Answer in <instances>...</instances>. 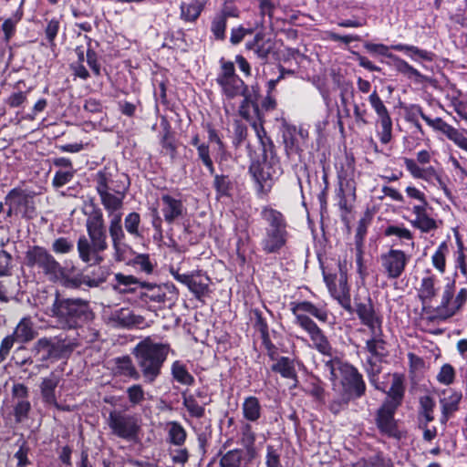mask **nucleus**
<instances>
[{
  "mask_svg": "<svg viewBox=\"0 0 467 467\" xmlns=\"http://www.w3.org/2000/svg\"><path fill=\"white\" fill-rule=\"evenodd\" d=\"M93 182L106 212L121 211L130 187L128 175L114 166H105L94 174Z\"/></svg>",
  "mask_w": 467,
  "mask_h": 467,
  "instance_id": "obj_1",
  "label": "nucleus"
},
{
  "mask_svg": "<svg viewBox=\"0 0 467 467\" xmlns=\"http://www.w3.org/2000/svg\"><path fill=\"white\" fill-rule=\"evenodd\" d=\"M291 311L295 316V323L304 329L309 336L313 347L325 356H332V347L323 331L308 317H316L317 320L326 322L327 320V311L323 306H317L309 301H301L293 303Z\"/></svg>",
  "mask_w": 467,
  "mask_h": 467,
  "instance_id": "obj_2",
  "label": "nucleus"
},
{
  "mask_svg": "<svg viewBox=\"0 0 467 467\" xmlns=\"http://www.w3.org/2000/svg\"><path fill=\"white\" fill-rule=\"evenodd\" d=\"M171 347L167 343L154 342L150 337L140 341L133 349L136 364L144 382L152 383L161 374Z\"/></svg>",
  "mask_w": 467,
  "mask_h": 467,
  "instance_id": "obj_3",
  "label": "nucleus"
},
{
  "mask_svg": "<svg viewBox=\"0 0 467 467\" xmlns=\"http://www.w3.org/2000/svg\"><path fill=\"white\" fill-rule=\"evenodd\" d=\"M55 317L58 325L64 329H72L81 327L90 319L92 312L87 300L81 298H65L57 290L52 305L47 312Z\"/></svg>",
  "mask_w": 467,
  "mask_h": 467,
  "instance_id": "obj_4",
  "label": "nucleus"
},
{
  "mask_svg": "<svg viewBox=\"0 0 467 467\" xmlns=\"http://www.w3.org/2000/svg\"><path fill=\"white\" fill-rule=\"evenodd\" d=\"M25 264L44 275L50 282H58L64 277V267L45 247L30 246L25 254Z\"/></svg>",
  "mask_w": 467,
  "mask_h": 467,
  "instance_id": "obj_5",
  "label": "nucleus"
},
{
  "mask_svg": "<svg viewBox=\"0 0 467 467\" xmlns=\"http://www.w3.org/2000/svg\"><path fill=\"white\" fill-rule=\"evenodd\" d=\"M370 332V338L366 341L365 349L369 353L365 362V370L369 381L376 389H380L378 382V376L382 370V361L388 356L386 341L383 338L382 327L373 329Z\"/></svg>",
  "mask_w": 467,
  "mask_h": 467,
  "instance_id": "obj_6",
  "label": "nucleus"
},
{
  "mask_svg": "<svg viewBox=\"0 0 467 467\" xmlns=\"http://www.w3.org/2000/svg\"><path fill=\"white\" fill-rule=\"evenodd\" d=\"M76 344L58 337H41L32 348V354L41 362H55L68 358Z\"/></svg>",
  "mask_w": 467,
  "mask_h": 467,
  "instance_id": "obj_7",
  "label": "nucleus"
},
{
  "mask_svg": "<svg viewBox=\"0 0 467 467\" xmlns=\"http://www.w3.org/2000/svg\"><path fill=\"white\" fill-rule=\"evenodd\" d=\"M220 71L216 82L222 88L223 94L227 99H234L238 96H244L247 86L235 73L234 64L231 61L220 60Z\"/></svg>",
  "mask_w": 467,
  "mask_h": 467,
  "instance_id": "obj_8",
  "label": "nucleus"
},
{
  "mask_svg": "<svg viewBox=\"0 0 467 467\" xmlns=\"http://www.w3.org/2000/svg\"><path fill=\"white\" fill-rule=\"evenodd\" d=\"M107 423L112 434L126 441H135L140 431L139 419L120 410L110 411Z\"/></svg>",
  "mask_w": 467,
  "mask_h": 467,
  "instance_id": "obj_9",
  "label": "nucleus"
},
{
  "mask_svg": "<svg viewBox=\"0 0 467 467\" xmlns=\"http://www.w3.org/2000/svg\"><path fill=\"white\" fill-rule=\"evenodd\" d=\"M455 281L448 283L442 291L441 303L435 312L440 319H447L456 315L467 302V288H461L454 295Z\"/></svg>",
  "mask_w": 467,
  "mask_h": 467,
  "instance_id": "obj_10",
  "label": "nucleus"
},
{
  "mask_svg": "<svg viewBox=\"0 0 467 467\" xmlns=\"http://www.w3.org/2000/svg\"><path fill=\"white\" fill-rule=\"evenodd\" d=\"M140 286L145 289L140 294L142 300L155 302L160 304H168L173 306L179 297V291L172 283H164L161 285L141 282Z\"/></svg>",
  "mask_w": 467,
  "mask_h": 467,
  "instance_id": "obj_11",
  "label": "nucleus"
},
{
  "mask_svg": "<svg viewBox=\"0 0 467 467\" xmlns=\"http://www.w3.org/2000/svg\"><path fill=\"white\" fill-rule=\"evenodd\" d=\"M170 272L173 278L186 285L197 299H201L209 294L211 279L202 271L180 274L178 270L171 268Z\"/></svg>",
  "mask_w": 467,
  "mask_h": 467,
  "instance_id": "obj_12",
  "label": "nucleus"
},
{
  "mask_svg": "<svg viewBox=\"0 0 467 467\" xmlns=\"http://www.w3.org/2000/svg\"><path fill=\"white\" fill-rule=\"evenodd\" d=\"M368 102L378 116V122L381 130L379 132V140L388 144L392 139V119L389 112L377 91H373L368 97Z\"/></svg>",
  "mask_w": 467,
  "mask_h": 467,
  "instance_id": "obj_13",
  "label": "nucleus"
},
{
  "mask_svg": "<svg viewBox=\"0 0 467 467\" xmlns=\"http://www.w3.org/2000/svg\"><path fill=\"white\" fill-rule=\"evenodd\" d=\"M381 265L389 279H398L403 274L410 255L399 249H390L380 255Z\"/></svg>",
  "mask_w": 467,
  "mask_h": 467,
  "instance_id": "obj_14",
  "label": "nucleus"
},
{
  "mask_svg": "<svg viewBox=\"0 0 467 467\" xmlns=\"http://www.w3.org/2000/svg\"><path fill=\"white\" fill-rule=\"evenodd\" d=\"M397 409L383 403L377 412L376 424L381 433L399 440L401 438V433L394 419Z\"/></svg>",
  "mask_w": 467,
  "mask_h": 467,
  "instance_id": "obj_15",
  "label": "nucleus"
},
{
  "mask_svg": "<svg viewBox=\"0 0 467 467\" xmlns=\"http://www.w3.org/2000/svg\"><path fill=\"white\" fill-rule=\"evenodd\" d=\"M289 237V232L264 230L259 243L261 250L265 254H279L286 246Z\"/></svg>",
  "mask_w": 467,
  "mask_h": 467,
  "instance_id": "obj_16",
  "label": "nucleus"
},
{
  "mask_svg": "<svg viewBox=\"0 0 467 467\" xmlns=\"http://www.w3.org/2000/svg\"><path fill=\"white\" fill-rule=\"evenodd\" d=\"M7 200L11 201L16 215L20 214L26 218H33L36 214L33 196L21 189H13L7 194Z\"/></svg>",
  "mask_w": 467,
  "mask_h": 467,
  "instance_id": "obj_17",
  "label": "nucleus"
},
{
  "mask_svg": "<svg viewBox=\"0 0 467 467\" xmlns=\"http://www.w3.org/2000/svg\"><path fill=\"white\" fill-rule=\"evenodd\" d=\"M356 313L361 323L367 326L369 331L379 330L382 327V318L376 313L370 298H368L366 302L357 303Z\"/></svg>",
  "mask_w": 467,
  "mask_h": 467,
  "instance_id": "obj_18",
  "label": "nucleus"
},
{
  "mask_svg": "<svg viewBox=\"0 0 467 467\" xmlns=\"http://www.w3.org/2000/svg\"><path fill=\"white\" fill-rule=\"evenodd\" d=\"M260 216L265 223V230L288 232V223L280 211L265 205L262 207Z\"/></svg>",
  "mask_w": 467,
  "mask_h": 467,
  "instance_id": "obj_19",
  "label": "nucleus"
},
{
  "mask_svg": "<svg viewBox=\"0 0 467 467\" xmlns=\"http://www.w3.org/2000/svg\"><path fill=\"white\" fill-rule=\"evenodd\" d=\"M429 203L417 204L412 207L415 218L410 224L422 233H429L438 228L437 222L428 213Z\"/></svg>",
  "mask_w": 467,
  "mask_h": 467,
  "instance_id": "obj_20",
  "label": "nucleus"
},
{
  "mask_svg": "<svg viewBox=\"0 0 467 467\" xmlns=\"http://www.w3.org/2000/svg\"><path fill=\"white\" fill-rule=\"evenodd\" d=\"M161 201V212L164 220L168 223H172L175 220L183 215L185 207L181 199L175 198L170 194H162Z\"/></svg>",
  "mask_w": 467,
  "mask_h": 467,
  "instance_id": "obj_21",
  "label": "nucleus"
},
{
  "mask_svg": "<svg viewBox=\"0 0 467 467\" xmlns=\"http://www.w3.org/2000/svg\"><path fill=\"white\" fill-rule=\"evenodd\" d=\"M344 380L347 390L355 398H360L365 394L366 384L362 375L355 367L348 366L346 368Z\"/></svg>",
  "mask_w": 467,
  "mask_h": 467,
  "instance_id": "obj_22",
  "label": "nucleus"
},
{
  "mask_svg": "<svg viewBox=\"0 0 467 467\" xmlns=\"http://www.w3.org/2000/svg\"><path fill=\"white\" fill-rule=\"evenodd\" d=\"M255 458L243 449H234L222 455L220 467H250Z\"/></svg>",
  "mask_w": 467,
  "mask_h": 467,
  "instance_id": "obj_23",
  "label": "nucleus"
},
{
  "mask_svg": "<svg viewBox=\"0 0 467 467\" xmlns=\"http://www.w3.org/2000/svg\"><path fill=\"white\" fill-rule=\"evenodd\" d=\"M78 256L84 263L100 264L103 257L100 255L102 251L88 241L85 235H81L77 243Z\"/></svg>",
  "mask_w": 467,
  "mask_h": 467,
  "instance_id": "obj_24",
  "label": "nucleus"
},
{
  "mask_svg": "<svg viewBox=\"0 0 467 467\" xmlns=\"http://www.w3.org/2000/svg\"><path fill=\"white\" fill-rule=\"evenodd\" d=\"M443 397L440 402L441 405V421L445 422L449 418L458 410L459 403L462 398V392L449 389L443 390Z\"/></svg>",
  "mask_w": 467,
  "mask_h": 467,
  "instance_id": "obj_25",
  "label": "nucleus"
},
{
  "mask_svg": "<svg viewBox=\"0 0 467 467\" xmlns=\"http://www.w3.org/2000/svg\"><path fill=\"white\" fill-rule=\"evenodd\" d=\"M439 280L434 275L428 273L420 280L418 296L423 305L429 304L437 296Z\"/></svg>",
  "mask_w": 467,
  "mask_h": 467,
  "instance_id": "obj_26",
  "label": "nucleus"
},
{
  "mask_svg": "<svg viewBox=\"0 0 467 467\" xmlns=\"http://www.w3.org/2000/svg\"><path fill=\"white\" fill-rule=\"evenodd\" d=\"M83 213L87 216V231L106 227L102 211L93 201H90L88 203L85 204L83 208Z\"/></svg>",
  "mask_w": 467,
  "mask_h": 467,
  "instance_id": "obj_27",
  "label": "nucleus"
},
{
  "mask_svg": "<svg viewBox=\"0 0 467 467\" xmlns=\"http://www.w3.org/2000/svg\"><path fill=\"white\" fill-rule=\"evenodd\" d=\"M58 383L59 378L54 373H51L48 377L42 379L40 391L42 400L45 403L58 407L55 394V390Z\"/></svg>",
  "mask_w": 467,
  "mask_h": 467,
  "instance_id": "obj_28",
  "label": "nucleus"
},
{
  "mask_svg": "<svg viewBox=\"0 0 467 467\" xmlns=\"http://www.w3.org/2000/svg\"><path fill=\"white\" fill-rule=\"evenodd\" d=\"M327 286L332 296L338 301L341 306L347 310H350L351 301L346 278L344 276H340L337 287L336 285H332L330 283H327Z\"/></svg>",
  "mask_w": 467,
  "mask_h": 467,
  "instance_id": "obj_29",
  "label": "nucleus"
},
{
  "mask_svg": "<svg viewBox=\"0 0 467 467\" xmlns=\"http://www.w3.org/2000/svg\"><path fill=\"white\" fill-rule=\"evenodd\" d=\"M16 338V342L26 343L34 339L36 336V331L34 328V324L30 317H23L16 325L14 332L12 333Z\"/></svg>",
  "mask_w": 467,
  "mask_h": 467,
  "instance_id": "obj_30",
  "label": "nucleus"
},
{
  "mask_svg": "<svg viewBox=\"0 0 467 467\" xmlns=\"http://www.w3.org/2000/svg\"><path fill=\"white\" fill-rule=\"evenodd\" d=\"M109 217H110L109 232L112 240L113 247H118L119 242H123L125 238V234L122 229V213L121 211H117L113 213H108Z\"/></svg>",
  "mask_w": 467,
  "mask_h": 467,
  "instance_id": "obj_31",
  "label": "nucleus"
},
{
  "mask_svg": "<svg viewBox=\"0 0 467 467\" xmlns=\"http://www.w3.org/2000/svg\"><path fill=\"white\" fill-rule=\"evenodd\" d=\"M403 397L404 386L402 378L398 374H394L392 377L391 387L388 391V398L383 403L398 408L401 404Z\"/></svg>",
  "mask_w": 467,
  "mask_h": 467,
  "instance_id": "obj_32",
  "label": "nucleus"
},
{
  "mask_svg": "<svg viewBox=\"0 0 467 467\" xmlns=\"http://www.w3.org/2000/svg\"><path fill=\"white\" fill-rule=\"evenodd\" d=\"M246 48L252 50L259 58L266 60L273 51V43L270 40H264L261 34H256L254 38L246 43Z\"/></svg>",
  "mask_w": 467,
  "mask_h": 467,
  "instance_id": "obj_33",
  "label": "nucleus"
},
{
  "mask_svg": "<svg viewBox=\"0 0 467 467\" xmlns=\"http://www.w3.org/2000/svg\"><path fill=\"white\" fill-rule=\"evenodd\" d=\"M207 0H192L191 3L181 4V18L186 22H194L203 10Z\"/></svg>",
  "mask_w": 467,
  "mask_h": 467,
  "instance_id": "obj_34",
  "label": "nucleus"
},
{
  "mask_svg": "<svg viewBox=\"0 0 467 467\" xmlns=\"http://www.w3.org/2000/svg\"><path fill=\"white\" fill-rule=\"evenodd\" d=\"M115 373L119 376L129 377L135 380L140 379V370H138L131 358L129 356L117 358L115 359Z\"/></svg>",
  "mask_w": 467,
  "mask_h": 467,
  "instance_id": "obj_35",
  "label": "nucleus"
},
{
  "mask_svg": "<svg viewBox=\"0 0 467 467\" xmlns=\"http://www.w3.org/2000/svg\"><path fill=\"white\" fill-rule=\"evenodd\" d=\"M256 435L253 431L250 423H244L241 428L240 443L244 447L243 450L254 458L258 455V451L255 447Z\"/></svg>",
  "mask_w": 467,
  "mask_h": 467,
  "instance_id": "obj_36",
  "label": "nucleus"
},
{
  "mask_svg": "<svg viewBox=\"0 0 467 467\" xmlns=\"http://www.w3.org/2000/svg\"><path fill=\"white\" fill-rule=\"evenodd\" d=\"M391 47L396 51L405 52L414 61H419L420 59L432 61L434 58L433 53L420 49L415 46L398 44Z\"/></svg>",
  "mask_w": 467,
  "mask_h": 467,
  "instance_id": "obj_37",
  "label": "nucleus"
},
{
  "mask_svg": "<svg viewBox=\"0 0 467 467\" xmlns=\"http://www.w3.org/2000/svg\"><path fill=\"white\" fill-rule=\"evenodd\" d=\"M244 417L249 421H256L261 417V405L256 397L250 396L244 399L243 406Z\"/></svg>",
  "mask_w": 467,
  "mask_h": 467,
  "instance_id": "obj_38",
  "label": "nucleus"
},
{
  "mask_svg": "<svg viewBox=\"0 0 467 467\" xmlns=\"http://www.w3.org/2000/svg\"><path fill=\"white\" fill-rule=\"evenodd\" d=\"M389 57L393 59L394 67L400 73L405 75L409 78H415L419 82H421L425 79V77L420 74V71H418L405 60L394 55H389Z\"/></svg>",
  "mask_w": 467,
  "mask_h": 467,
  "instance_id": "obj_39",
  "label": "nucleus"
},
{
  "mask_svg": "<svg viewBox=\"0 0 467 467\" xmlns=\"http://www.w3.org/2000/svg\"><path fill=\"white\" fill-rule=\"evenodd\" d=\"M168 441L176 446H182L186 440L187 433L181 423L170 421L167 423Z\"/></svg>",
  "mask_w": 467,
  "mask_h": 467,
  "instance_id": "obj_40",
  "label": "nucleus"
},
{
  "mask_svg": "<svg viewBox=\"0 0 467 467\" xmlns=\"http://www.w3.org/2000/svg\"><path fill=\"white\" fill-rule=\"evenodd\" d=\"M272 370L279 373L283 378L296 379V372L294 362L287 357H281L276 363L272 365Z\"/></svg>",
  "mask_w": 467,
  "mask_h": 467,
  "instance_id": "obj_41",
  "label": "nucleus"
},
{
  "mask_svg": "<svg viewBox=\"0 0 467 467\" xmlns=\"http://www.w3.org/2000/svg\"><path fill=\"white\" fill-rule=\"evenodd\" d=\"M109 269L106 266H99L86 275V286L98 287L105 283L109 275Z\"/></svg>",
  "mask_w": 467,
  "mask_h": 467,
  "instance_id": "obj_42",
  "label": "nucleus"
},
{
  "mask_svg": "<svg viewBox=\"0 0 467 467\" xmlns=\"http://www.w3.org/2000/svg\"><path fill=\"white\" fill-rule=\"evenodd\" d=\"M182 403L187 409L189 414L194 418H202L204 416V406L207 402L199 403L194 395L182 394Z\"/></svg>",
  "mask_w": 467,
  "mask_h": 467,
  "instance_id": "obj_43",
  "label": "nucleus"
},
{
  "mask_svg": "<svg viewBox=\"0 0 467 467\" xmlns=\"http://www.w3.org/2000/svg\"><path fill=\"white\" fill-rule=\"evenodd\" d=\"M449 253V246L446 242H442L431 256V263L435 269L441 274L446 270V255Z\"/></svg>",
  "mask_w": 467,
  "mask_h": 467,
  "instance_id": "obj_44",
  "label": "nucleus"
},
{
  "mask_svg": "<svg viewBox=\"0 0 467 467\" xmlns=\"http://www.w3.org/2000/svg\"><path fill=\"white\" fill-rule=\"evenodd\" d=\"M171 373L173 378L183 385H192L194 382L193 377L180 361H175L172 364Z\"/></svg>",
  "mask_w": 467,
  "mask_h": 467,
  "instance_id": "obj_45",
  "label": "nucleus"
},
{
  "mask_svg": "<svg viewBox=\"0 0 467 467\" xmlns=\"http://www.w3.org/2000/svg\"><path fill=\"white\" fill-rule=\"evenodd\" d=\"M87 233L88 241L91 242L97 249H100L104 252L108 248L106 227L88 230Z\"/></svg>",
  "mask_w": 467,
  "mask_h": 467,
  "instance_id": "obj_46",
  "label": "nucleus"
},
{
  "mask_svg": "<svg viewBox=\"0 0 467 467\" xmlns=\"http://www.w3.org/2000/svg\"><path fill=\"white\" fill-rule=\"evenodd\" d=\"M420 415L425 420V424L432 421L433 417V409L435 407V402L432 398L430 396H423L420 399Z\"/></svg>",
  "mask_w": 467,
  "mask_h": 467,
  "instance_id": "obj_47",
  "label": "nucleus"
},
{
  "mask_svg": "<svg viewBox=\"0 0 467 467\" xmlns=\"http://www.w3.org/2000/svg\"><path fill=\"white\" fill-rule=\"evenodd\" d=\"M250 171L253 173L254 178L258 182L261 191H263L265 187H271L272 178L268 171H265L264 168H261L259 165L252 166L250 168Z\"/></svg>",
  "mask_w": 467,
  "mask_h": 467,
  "instance_id": "obj_48",
  "label": "nucleus"
},
{
  "mask_svg": "<svg viewBox=\"0 0 467 467\" xmlns=\"http://www.w3.org/2000/svg\"><path fill=\"white\" fill-rule=\"evenodd\" d=\"M243 97L244 100L240 105L239 113L244 119H250L252 117L251 111L258 115L259 108L258 105L250 97L246 96V93Z\"/></svg>",
  "mask_w": 467,
  "mask_h": 467,
  "instance_id": "obj_49",
  "label": "nucleus"
},
{
  "mask_svg": "<svg viewBox=\"0 0 467 467\" xmlns=\"http://www.w3.org/2000/svg\"><path fill=\"white\" fill-rule=\"evenodd\" d=\"M127 397L131 406L141 404L145 400V392L140 384H134L127 389Z\"/></svg>",
  "mask_w": 467,
  "mask_h": 467,
  "instance_id": "obj_50",
  "label": "nucleus"
},
{
  "mask_svg": "<svg viewBox=\"0 0 467 467\" xmlns=\"http://www.w3.org/2000/svg\"><path fill=\"white\" fill-rule=\"evenodd\" d=\"M140 223V216L138 213H135V212L130 213L125 217V220H124L125 229L130 234H131L135 237L140 236V234L139 231Z\"/></svg>",
  "mask_w": 467,
  "mask_h": 467,
  "instance_id": "obj_51",
  "label": "nucleus"
},
{
  "mask_svg": "<svg viewBox=\"0 0 467 467\" xmlns=\"http://www.w3.org/2000/svg\"><path fill=\"white\" fill-rule=\"evenodd\" d=\"M51 248L57 254H68L74 249V242L66 237H59L54 240Z\"/></svg>",
  "mask_w": 467,
  "mask_h": 467,
  "instance_id": "obj_52",
  "label": "nucleus"
},
{
  "mask_svg": "<svg viewBox=\"0 0 467 467\" xmlns=\"http://www.w3.org/2000/svg\"><path fill=\"white\" fill-rule=\"evenodd\" d=\"M115 281H116V284L113 285L112 287L114 290L119 291V292H128V289H126V288L121 289L120 285L129 287L131 285H137V284H139L140 285V283H141L135 276L126 275L121 273H118L115 275Z\"/></svg>",
  "mask_w": 467,
  "mask_h": 467,
  "instance_id": "obj_53",
  "label": "nucleus"
},
{
  "mask_svg": "<svg viewBox=\"0 0 467 467\" xmlns=\"http://www.w3.org/2000/svg\"><path fill=\"white\" fill-rule=\"evenodd\" d=\"M197 153L199 160L202 162V164L207 168L211 174L214 173V166L213 161L210 155V147L207 143H202L198 146Z\"/></svg>",
  "mask_w": 467,
  "mask_h": 467,
  "instance_id": "obj_54",
  "label": "nucleus"
},
{
  "mask_svg": "<svg viewBox=\"0 0 467 467\" xmlns=\"http://www.w3.org/2000/svg\"><path fill=\"white\" fill-rule=\"evenodd\" d=\"M226 21L223 16H219L217 14L213 18L211 24V31L214 37L219 40L225 38Z\"/></svg>",
  "mask_w": 467,
  "mask_h": 467,
  "instance_id": "obj_55",
  "label": "nucleus"
},
{
  "mask_svg": "<svg viewBox=\"0 0 467 467\" xmlns=\"http://www.w3.org/2000/svg\"><path fill=\"white\" fill-rule=\"evenodd\" d=\"M13 408L16 422L20 423L28 418L31 404L30 401L16 402Z\"/></svg>",
  "mask_w": 467,
  "mask_h": 467,
  "instance_id": "obj_56",
  "label": "nucleus"
},
{
  "mask_svg": "<svg viewBox=\"0 0 467 467\" xmlns=\"http://www.w3.org/2000/svg\"><path fill=\"white\" fill-rule=\"evenodd\" d=\"M415 109L420 114V117H421V119H424L429 126L437 130L441 131L443 134H445L447 129H449V127L451 126L450 124L443 121L441 118L431 119L423 113L422 109L420 107L415 108Z\"/></svg>",
  "mask_w": 467,
  "mask_h": 467,
  "instance_id": "obj_57",
  "label": "nucleus"
},
{
  "mask_svg": "<svg viewBox=\"0 0 467 467\" xmlns=\"http://www.w3.org/2000/svg\"><path fill=\"white\" fill-rule=\"evenodd\" d=\"M436 379L443 385H451L455 379V370L453 367L450 364L442 365Z\"/></svg>",
  "mask_w": 467,
  "mask_h": 467,
  "instance_id": "obj_58",
  "label": "nucleus"
},
{
  "mask_svg": "<svg viewBox=\"0 0 467 467\" xmlns=\"http://www.w3.org/2000/svg\"><path fill=\"white\" fill-rule=\"evenodd\" d=\"M247 137V127L241 121H234L233 144L235 148L240 147Z\"/></svg>",
  "mask_w": 467,
  "mask_h": 467,
  "instance_id": "obj_59",
  "label": "nucleus"
},
{
  "mask_svg": "<svg viewBox=\"0 0 467 467\" xmlns=\"http://www.w3.org/2000/svg\"><path fill=\"white\" fill-rule=\"evenodd\" d=\"M445 135L458 147L467 151V138L461 131L452 126H450L449 129H447Z\"/></svg>",
  "mask_w": 467,
  "mask_h": 467,
  "instance_id": "obj_60",
  "label": "nucleus"
},
{
  "mask_svg": "<svg viewBox=\"0 0 467 467\" xmlns=\"http://www.w3.org/2000/svg\"><path fill=\"white\" fill-rule=\"evenodd\" d=\"M384 234L386 236L395 235L401 240H412L413 238L412 233L409 229L398 225L388 226L384 231Z\"/></svg>",
  "mask_w": 467,
  "mask_h": 467,
  "instance_id": "obj_61",
  "label": "nucleus"
},
{
  "mask_svg": "<svg viewBox=\"0 0 467 467\" xmlns=\"http://www.w3.org/2000/svg\"><path fill=\"white\" fill-rule=\"evenodd\" d=\"M86 275L83 273L78 274L74 276H66L64 275V277L60 280H63L64 285L67 288H81L83 285H86Z\"/></svg>",
  "mask_w": 467,
  "mask_h": 467,
  "instance_id": "obj_62",
  "label": "nucleus"
},
{
  "mask_svg": "<svg viewBox=\"0 0 467 467\" xmlns=\"http://www.w3.org/2000/svg\"><path fill=\"white\" fill-rule=\"evenodd\" d=\"M74 176V171H57L52 181V184L56 188H60L68 183Z\"/></svg>",
  "mask_w": 467,
  "mask_h": 467,
  "instance_id": "obj_63",
  "label": "nucleus"
},
{
  "mask_svg": "<svg viewBox=\"0 0 467 467\" xmlns=\"http://www.w3.org/2000/svg\"><path fill=\"white\" fill-rule=\"evenodd\" d=\"M355 467H389V463L380 456L375 455L368 459L358 461Z\"/></svg>",
  "mask_w": 467,
  "mask_h": 467,
  "instance_id": "obj_64",
  "label": "nucleus"
}]
</instances>
